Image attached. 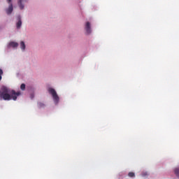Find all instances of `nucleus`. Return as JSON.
<instances>
[{
  "mask_svg": "<svg viewBox=\"0 0 179 179\" xmlns=\"http://www.w3.org/2000/svg\"><path fill=\"white\" fill-rule=\"evenodd\" d=\"M19 96H20V92H16L13 90L9 92V89L6 87H3L0 90V100H6L7 101L14 100V101H16Z\"/></svg>",
  "mask_w": 179,
  "mask_h": 179,
  "instance_id": "obj_1",
  "label": "nucleus"
},
{
  "mask_svg": "<svg viewBox=\"0 0 179 179\" xmlns=\"http://www.w3.org/2000/svg\"><path fill=\"white\" fill-rule=\"evenodd\" d=\"M48 92L50 94L52 95L55 103L56 104H58V102L59 101V96H58V94H57V91H55V90H54L53 88H49Z\"/></svg>",
  "mask_w": 179,
  "mask_h": 179,
  "instance_id": "obj_2",
  "label": "nucleus"
},
{
  "mask_svg": "<svg viewBox=\"0 0 179 179\" xmlns=\"http://www.w3.org/2000/svg\"><path fill=\"white\" fill-rule=\"evenodd\" d=\"M8 3H9L8 8L6 10L7 15H10L13 12V5H12V0H7Z\"/></svg>",
  "mask_w": 179,
  "mask_h": 179,
  "instance_id": "obj_3",
  "label": "nucleus"
},
{
  "mask_svg": "<svg viewBox=\"0 0 179 179\" xmlns=\"http://www.w3.org/2000/svg\"><path fill=\"white\" fill-rule=\"evenodd\" d=\"M85 30H86V33L87 34H90V33H92V28L90 27V22H86Z\"/></svg>",
  "mask_w": 179,
  "mask_h": 179,
  "instance_id": "obj_4",
  "label": "nucleus"
},
{
  "mask_svg": "<svg viewBox=\"0 0 179 179\" xmlns=\"http://www.w3.org/2000/svg\"><path fill=\"white\" fill-rule=\"evenodd\" d=\"M19 46V43H17V42H10L8 44V48L12 47L13 48H16Z\"/></svg>",
  "mask_w": 179,
  "mask_h": 179,
  "instance_id": "obj_5",
  "label": "nucleus"
},
{
  "mask_svg": "<svg viewBox=\"0 0 179 179\" xmlns=\"http://www.w3.org/2000/svg\"><path fill=\"white\" fill-rule=\"evenodd\" d=\"M18 19V22L16 24L17 26V29H20V27H22V20L20 18V16L17 17Z\"/></svg>",
  "mask_w": 179,
  "mask_h": 179,
  "instance_id": "obj_6",
  "label": "nucleus"
},
{
  "mask_svg": "<svg viewBox=\"0 0 179 179\" xmlns=\"http://www.w3.org/2000/svg\"><path fill=\"white\" fill-rule=\"evenodd\" d=\"M22 1H23V0H18V2H17L18 6H20V8L21 10L24 9V5H23V4L22 3Z\"/></svg>",
  "mask_w": 179,
  "mask_h": 179,
  "instance_id": "obj_7",
  "label": "nucleus"
},
{
  "mask_svg": "<svg viewBox=\"0 0 179 179\" xmlns=\"http://www.w3.org/2000/svg\"><path fill=\"white\" fill-rule=\"evenodd\" d=\"M174 173L176 174V177L179 178V168H176L174 169Z\"/></svg>",
  "mask_w": 179,
  "mask_h": 179,
  "instance_id": "obj_8",
  "label": "nucleus"
},
{
  "mask_svg": "<svg viewBox=\"0 0 179 179\" xmlns=\"http://www.w3.org/2000/svg\"><path fill=\"white\" fill-rule=\"evenodd\" d=\"M20 47L23 50H26V45L24 44V41H21Z\"/></svg>",
  "mask_w": 179,
  "mask_h": 179,
  "instance_id": "obj_9",
  "label": "nucleus"
},
{
  "mask_svg": "<svg viewBox=\"0 0 179 179\" xmlns=\"http://www.w3.org/2000/svg\"><path fill=\"white\" fill-rule=\"evenodd\" d=\"M38 107H40V108H41L43 107H45V105L43 102H39L38 103Z\"/></svg>",
  "mask_w": 179,
  "mask_h": 179,
  "instance_id": "obj_10",
  "label": "nucleus"
},
{
  "mask_svg": "<svg viewBox=\"0 0 179 179\" xmlns=\"http://www.w3.org/2000/svg\"><path fill=\"white\" fill-rule=\"evenodd\" d=\"M128 176H129V177H131V178H134V177H135V173H134V172H129V173H128Z\"/></svg>",
  "mask_w": 179,
  "mask_h": 179,
  "instance_id": "obj_11",
  "label": "nucleus"
},
{
  "mask_svg": "<svg viewBox=\"0 0 179 179\" xmlns=\"http://www.w3.org/2000/svg\"><path fill=\"white\" fill-rule=\"evenodd\" d=\"M20 89H21V90H24L26 89V85L22 84L20 85Z\"/></svg>",
  "mask_w": 179,
  "mask_h": 179,
  "instance_id": "obj_12",
  "label": "nucleus"
},
{
  "mask_svg": "<svg viewBox=\"0 0 179 179\" xmlns=\"http://www.w3.org/2000/svg\"><path fill=\"white\" fill-rule=\"evenodd\" d=\"M2 75H3V71L0 69V80H2Z\"/></svg>",
  "mask_w": 179,
  "mask_h": 179,
  "instance_id": "obj_13",
  "label": "nucleus"
}]
</instances>
